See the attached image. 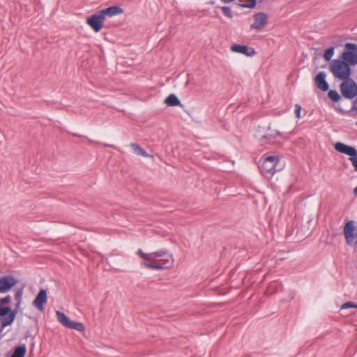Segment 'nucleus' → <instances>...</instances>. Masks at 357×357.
Instances as JSON below:
<instances>
[{
    "instance_id": "1",
    "label": "nucleus",
    "mask_w": 357,
    "mask_h": 357,
    "mask_svg": "<svg viewBox=\"0 0 357 357\" xmlns=\"http://www.w3.org/2000/svg\"><path fill=\"white\" fill-rule=\"evenodd\" d=\"M329 69L335 78L342 81L351 78L352 75L351 67L340 59H333Z\"/></svg>"
},
{
    "instance_id": "2",
    "label": "nucleus",
    "mask_w": 357,
    "mask_h": 357,
    "mask_svg": "<svg viewBox=\"0 0 357 357\" xmlns=\"http://www.w3.org/2000/svg\"><path fill=\"white\" fill-rule=\"evenodd\" d=\"M340 91L343 98L353 100L357 96V83L351 77L343 80L340 85Z\"/></svg>"
},
{
    "instance_id": "3",
    "label": "nucleus",
    "mask_w": 357,
    "mask_h": 357,
    "mask_svg": "<svg viewBox=\"0 0 357 357\" xmlns=\"http://www.w3.org/2000/svg\"><path fill=\"white\" fill-rule=\"evenodd\" d=\"M340 59L351 67L356 66L357 64V45L347 43Z\"/></svg>"
},
{
    "instance_id": "4",
    "label": "nucleus",
    "mask_w": 357,
    "mask_h": 357,
    "mask_svg": "<svg viewBox=\"0 0 357 357\" xmlns=\"http://www.w3.org/2000/svg\"><path fill=\"white\" fill-rule=\"evenodd\" d=\"M280 158L276 155H268L263 159L259 165L261 174L265 176H272L276 172L275 167L278 164Z\"/></svg>"
},
{
    "instance_id": "5",
    "label": "nucleus",
    "mask_w": 357,
    "mask_h": 357,
    "mask_svg": "<svg viewBox=\"0 0 357 357\" xmlns=\"http://www.w3.org/2000/svg\"><path fill=\"white\" fill-rule=\"evenodd\" d=\"M17 282L18 280L13 275L0 277V293L5 294L8 292Z\"/></svg>"
},
{
    "instance_id": "6",
    "label": "nucleus",
    "mask_w": 357,
    "mask_h": 357,
    "mask_svg": "<svg viewBox=\"0 0 357 357\" xmlns=\"http://www.w3.org/2000/svg\"><path fill=\"white\" fill-rule=\"evenodd\" d=\"M162 263L157 264L152 261H143L142 264L149 268L155 270H162L169 268L173 266V260L172 256H167V258L161 259Z\"/></svg>"
},
{
    "instance_id": "7",
    "label": "nucleus",
    "mask_w": 357,
    "mask_h": 357,
    "mask_svg": "<svg viewBox=\"0 0 357 357\" xmlns=\"http://www.w3.org/2000/svg\"><path fill=\"white\" fill-rule=\"evenodd\" d=\"M334 147L337 151L349 155L351 162L357 156V150L354 146L338 142L335 144Z\"/></svg>"
},
{
    "instance_id": "8",
    "label": "nucleus",
    "mask_w": 357,
    "mask_h": 357,
    "mask_svg": "<svg viewBox=\"0 0 357 357\" xmlns=\"http://www.w3.org/2000/svg\"><path fill=\"white\" fill-rule=\"evenodd\" d=\"M334 147L337 151L349 155L351 162L357 156V150L354 146L338 142L335 144Z\"/></svg>"
},
{
    "instance_id": "9",
    "label": "nucleus",
    "mask_w": 357,
    "mask_h": 357,
    "mask_svg": "<svg viewBox=\"0 0 357 357\" xmlns=\"http://www.w3.org/2000/svg\"><path fill=\"white\" fill-rule=\"evenodd\" d=\"M86 22L95 32H99L103 27L104 20L97 11L88 17L86 20Z\"/></svg>"
},
{
    "instance_id": "10",
    "label": "nucleus",
    "mask_w": 357,
    "mask_h": 357,
    "mask_svg": "<svg viewBox=\"0 0 357 357\" xmlns=\"http://www.w3.org/2000/svg\"><path fill=\"white\" fill-rule=\"evenodd\" d=\"M254 23L250 25L251 29L261 30L268 23V17L264 12H259L254 15Z\"/></svg>"
},
{
    "instance_id": "11",
    "label": "nucleus",
    "mask_w": 357,
    "mask_h": 357,
    "mask_svg": "<svg viewBox=\"0 0 357 357\" xmlns=\"http://www.w3.org/2000/svg\"><path fill=\"white\" fill-rule=\"evenodd\" d=\"M356 227L354 226V222L353 220H349L346 222L343 232L346 239V242L348 245L353 244L354 238L357 236V234L355 232Z\"/></svg>"
},
{
    "instance_id": "12",
    "label": "nucleus",
    "mask_w": 357,
    "mask_h": 357,
    "mask_svg": "<svg viewBox=\"0 0 357 357\" xmlns=\"http://www.w3.org/2000/svg\"><path fill=\"white\" fill-rule=\"evenodd\" d=\"M47 301V292L45 289H40L34 301L33 305L40 311L44 310L45 305Z\"/></svg>"
},
{
    "instance_id": "13",
    "label": "nucleus",
    "mask_w": 357,
    "mask_h": 357,
    "mask_svg": "<svg viewBox=\"0 0 357 357\" xmlns=\"http://www.w3.org/2000/svg\"><path fill=\"white\" fill-rule=\"evenodd\" d=\"M231 50L247 56H252L256 54V51L253 47H250L245 45L234 44L231 46Z\"/></svg>"
},
{
    "instance_id": "14",
    "label": "nucleus",
    "mask_w": 357,
    "mask_h": 357,
    "mask_svg": "<svg viewBox=\"0 0 357 357\" xmlns=\"http://www.w3.org/2000/svg\"><path fill=\"white\" fill-rule=\"evenodd\" d=\"M326 73L321 71L314 77V83L317 87L324 92L329 89V84L326 80Z\"/></svg>"
},
{
    "instance_id": "15",
    "label": "nucleus",
    "mask_w": 357,
    "mask_h": 357,
    "mask_svg": "<svg viewBox=\"0 0 357 357\" xmlns=\"http://www.w3.org/2000/svg\"><path fill=\"white\" fill-rule=\"evenodd\" d=\"M164 102L168 106H183L179 98L174 93L170 94L164 101Z\"/></svg>"
},
{
    "instance_id": "16",
    "label": "nucleus",
    "mask_w": 357,
    "mask_h": 357,
    "mask_svg": "<svg viewBox=\"0 0 357 357\" xmlns=\"http://www.w3.org/2000/svg\"><path fill=\"white\" fill-rule=\"evenodd\" d=\"M167 256H170L167 255V252L165 250H160L157 252H154L150 253V261H160L162 259L167 258Z\"/></svg>"
},
{
    "instance_id": "17",
    "label": "nucleus",
    "mask_w": 357,
    "mask_h": 357,
    "mask_svg": "<svg viewBox=\"0 0 357 357\" xmlns=\"http://www.w3.org/2000/svg\"><path fill=\"white\" fill-rule=\"evenodd\" d=\"M130 146L132 147V149H133L134 152L138 155H142V156H144V157H151V155H149V153H147V152L143 149L142 148H141V146L136 144V143H132L130 144Z\"/></svg>"
},
{
    "instance_id": "18",
    "label": "nucleus",
    "mask_w": 357,
    "mask_h": 357,
    "mask_svg": "<svg viewBox=\"0 0 357 357\" xmlns=\"http://www.w3.org/2000/svg\"><path fill=\"white\" fill-rule=\"evenodd\" d=\"M337 110L342 114H350L352 115L353 112L357 113V96L354 98L352 102V107L350 110H344L341 107H337Z\"/></svg>"
},
{
    "instance_id": "19",
    "label": "nucleus",
    "mask_w": 357,
    "mask_h": 357,
    "mask_svg": "<svg viewBox=\"0 0 357 357\" xmlns=\"http://www.w3.org/2000/svg\"><path fill=\"white\" fill-rule=\"evenodd\" d=\"M56 314L57 317L58 321L64 326L68 327L70 319L68 316H66L63 312L60 311H56Z\"/></svg>"
},
{
    "instance_id": "20",
    "label": "nucleus",
    "mask_w": 357,
    "mask_h": 357,
    "mask_svg": "<svg viewBox=\"0 0 357 357\" xmlns=\"http://www.w3.org/2000/svg\"><path fill=\"white\" fill-rule=\"evenodd\" d=\"M328 97L333 102H337L342 99V96L336 90L328 89Z\"/></svg>"
},
{
    "instance_id": "21",
    "label": "nucleus",
    "mask_w": 357,
    "mask_h": 357,
    "mask_svg": "<svg viewBox=\"0 0 357 357\" xmlns=\"http://www.w3.org/2000/svg\"><path fill=\"white\" fill-rule=\"evenodd\" d=\"M22 294H23L22 288L17 289L15 294V300L16 301L15 309H17V311L18 310V309L21 305V303H22Z\"/></svg>"
},
{
    "instance_id": "22",
    "label": "nucleus",
    "mask_w": 357,
    "mask_h": 357,
    "mask_svg": "<svg viewBox=\"0 0 357 357\" xmlns=\"http://www.w3.org/2000/svg\"><path fill=\"white\" fill-rule=\"evenodd\" d=\"M67 328L75 329L78 331H84L85 330V327L82 323L75 322L71 320Z\"/></svg>"
},
{
    "instance_id": "23",
    "label": "nucleus",
    "mask_w": 357,
    "mask_h": 357,
    "mask_svg": "<svg viewBox=\"0 0 357 357\" xmlns=\"http://www.w3.org/2000/svg\"><path fill=\"white\" fill-rule=\"evenodd\" d=\"M111 16L119 15L123 13V10L119 6H112L108 7Z\"/></svg>"
},
{
    "instance_id": "24",
    "label": "nucleus",
    "mask_w": 357,
    "mask_h": 357,
    "mask_svg": "<svg viewBox=\"0 0 357 357\" xmlns=\"http://www.w3.org/2000/svg\"><path fill=\"white\" fill-rule=\"evenodd\" d=\"M334 50H335L334 47H331L324 51V58L326 61H328L331 59L332 56L334 54Z\"/></svg>"
},
{
    "instance_id": "25",
    "label": "nucleus",
    "mask_w": 357,
    "mask_h": 357,
    "mask_svg": "<svg viewBox=\"0 0 357 357\" xmlns=\"http://www.w3.org/2000/svg\"><path fill=\"white\" fill-rule=\"evenodd\" d=\"M257 0H248L246 2L240 3L239 6L243 8H254L256 7Z\"/></svg>"
},
{
    "instance_id": "26",
    "label": "nucleus",
    "mask_w": 357,
    "mask_h": 357,
    "mask_svg": "<svg viewBox=\"0 0 357 357\" xmlns=\"http://www.w3.org/2000/svg\"><path fill=\"white\" fill-rule=\"evenodd\" d=\"M221 10H222V11L223 14H224L226 17H229V18H230V19H231V18H232L233 15H232V11H231V8H230V7H229V6H222V7H221Z\"/></svg>"
},
{
    "instance_id": "27",
    "label": "nucleus",
    "mask_w": 357,
    "mask_h": 357,
    "mask_svg": "<svg viewBox=\"0 0 357 357\" xmlns=\"http://www.w3.org/2000/svg\"><path fill=\"white\" fill-rule=\"evenodd\" d=\"M137 255L144 259V261H150V253L146 254L141 249L138 250Z\"/></svg>"
},
{
    "instance_id": "28",
    "label": "nucleus",
    "mask_w": 357,
    "mask_h": 357,
    "mask_svg": "<svg viewBox=\"0 0 357 357\" xmlns=\"http://www.w3.org/2000/svg\"><path fill=\"white\" fill-rule=\"evenodd\" d=\"M98 12L100 15V16H101V17L102 18L103 20H105L106 16L112 17L111 15H110V12L109 10L108 7L105 8V9L98 10Z\"/></svg>"
},
{
    "instance_id": "29",
    "label": "nucleus",
    "mask_w": 357,
    "mask_h": 357,
    "mask_svg": "<svg viewBox=\"0 0 357 357\" xmlns=\"http://www.w3.org/2000/svg\"><path fill=\"white\" fill-rule=\"evenodd\" d=\"M301 107L298 104L295 105V115L296 118L299 119L301 117Z\"/></svg>"
},
{
    "instance_id": "30",
    "label": "nucleus",
    "mask_w": 357,
    "mask_h": 357,
    "mask_svg": "<svg viewBox=\"0 0 357 357\" xmlns=\"http://www.w3.org/2000/svg\"><path fill=\"white\" fill-rule=\"evenodd\" d=\"M271 138H273L275 139V136H273V135L272 134H268V135H263L261 138H260V142L262 143V141L264 139H271Z\"/></svg>"
},
{
    "instance_id": "31",
    "label": "nucleus",
    "mask_w": 357,
    "mask_h": 357,
    "mask_svg": "<svg viewBox=\"0 0 357 357\" xmlns=\"http://www.w3.org/2000/svg\"><path fill=\"white\" fill-rule=\"evenodd\" d=\"M353 303L354 302H347V303H344L341 306V309L343 310V309H348L350 307H353Z\"/></svg>"
},
{
    "instance_id": "32",
    "label": "nucleus",
    "mask_w": 357,
    "mask_h": 357,
    "mask_svg": "<svg viewBox=\"0 0 357 357\" xmlns=\"http://www.w3.org/2000/svg\"><path fill=\"white\" fill-rule=\"evenodd\" d=\"M351 164L354 168V170L357 172V156L354 158V160L351 162Z\"/></svg>"
},
{
    "instance_id": "33",
    "label": "nucleus",
    "mask_w": 357,
    "mask_h": 357,
    "mask_svg": "<svg viewBox=\"0 0 357 357\" xmlns=\"http://www.w3.org/2000/svg\"><path fill=\"white\" fill-rule=\"evenodd\" d=\"M234 1V0H221V1L225 3H228L232 2Z\"/></svg>"
},
{
    "instance_id": "34",
    "label": "nucleus",
    "mask_w": 357,
    "mask_h": 357,
    "mask_svg": "<svg viewBox=\"0 0 357 357\" xmlns=\"http://www.w3.org/2000/svg\"><path fill=\"white\" fill-rule=\"evenodd\" d=\"M281 135H282L281 132H279V131H277V130L275 131V135H273V136H275V137L276 136H281Z\"/></svg>"
},
{
    "instance_id": "35",
    "label": "nucleus",
    "mask_w": 357,
    "mask_h": 357,
    "mask_svg": "<svg viewBox=\"0 0 357 357\" xmlns=\"http://www.w3.org/2000/svg\"><path fill=\"white\" fill-rule=\"evenodd\" d=\"M354 195H357V186L354 189Z\"/></svg>"
},
{
    "instance_id": "36",
    "label": "nucleus",
    "mask_w": 357,
    "mask_h": 357,
    "mask_svg": "<svg viewBox=\"0 0 357 357\" xmlns=\"http://www.w3.org/2000/svg\"><path fill=\"white\" fill-rule=\"evenodd\" d=\"M353 307L357 309V303H353Z\"/></svg>"
},
{
    "instance_id": "37",
    "label": "nucleus",
    "mask_w": 357,
    "mask_h": 357,
    "mask_svg": "<svg viewBox=\"0 0 357 357\" xmlns=\"http://www.w3.org/2000/svg\"><path fill=\"white\" fill-rule=\"evenodd\" d=\"M356 125L357 126V121L356 122Z\"/></svg>"
}]
</instances>
